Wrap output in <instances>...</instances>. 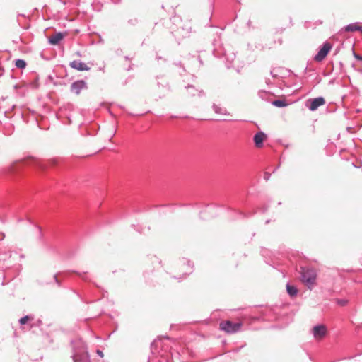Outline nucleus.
Instances as JSON below:
<instances>
[{
    "label": "nucleus",
    "instance_id": "20",
    "mask_svg": "<svg viewBox=\"0 0 362 362\" xmlns=\"http://www.w3.org/2000/svg\"><path fill=\"white\" fill-rule=\"evenodd\" d=\"M347 301L346 300H338L337 303L341 305H345Z\"/></svg>",
    "mask_w": 362,
    "mask_h": 362
},
{
    "label": "nucleus",
    "instance_id": "5",
    "mask_svg": "<svg viewBox=\"0 0 362 362\" xmlns=\"http://www.w3.org/2000/svg\"><path fill=\"white\" fill-rule=\"evenodd\" d=\"M325 103V100L322 97H318L313 99H309L306 102V106L311 111L316 110L319 107L323 105Z\"/></svg>",
    "mask_w": 362,
    "mask_h": 362
},
{
    "label": "nucleus",
    "instance_id": "23",
    "mask_svg": "<svg viewBox=\"0 0 362 362\" xmlns=\"http://www.w3.org/2000/svg\"><path fill=\"white\" fill-rule=\"evenodd\" d=\"M354 57L355 58H356L357 59L360 60V61H362V56H359L358 54H354Z\"/></svg>",
    "mask_w": 362,
    "mask_h": 362
},
{
    "label": "nucleus",
    "instance_id": "4",
    "mask_svg": "<svg viewBox=\"0 0 362 362\" xmlns=\"http://www.w3.org/2000/svg\"><path fill=\"white\" fill-rule=\"evenodd\" d=\"M332 49V45L329 42H325L322 47L320 49L317 54L314 57V59L317 62H322L328 54Z\"/></svg>",
    "mask_w": 362,
    "mask_h": 362
},
{
    "label": "nucleus",
    "instance_id": "8",
    "mask_svg": "<svg viewBox=\"0 0 362 362\" xmlns=\"http://www.w3.org/2000/svg\"><path fill=\"white\" fill-rule=\"evenodd\" d=\"M69 66L78 71H88L90 67L86 64L80 60H74L70 62Z\"/></svg>",
    "mask_w": 362,
    "mask_h": 362
},
{
    "label": "nucleus",
    "instance_id": "18",
    "mask_svg": "<svg viewBox=\"0 0 362 362\" xmlns=\"http://www.w3.org/2000/svg\"><path fill=\"white\" fill-rule=\"evenodd\" d=\"M258 95H259V96L262 99L267 100V97L268 95V93L267 91H264V90H259V93H258Z\"/></svg>",
    "mask_w": 362,
    "mask_h": 362
},
{
    "label": "nucleus",
    "instance_id": "12",
    "mask_svg": "<svg viewBox=\"0 0 362 362\" xmlns=\"http://www.w3.org/2000/svg\"><path fill=\"white\" fill-rule=\"evenodd\" d=\"M344 30L347 32H353V31H361L362 33V26L358 25L356 23H351L347 25Z\"/></svg>",
    "mask_w": 362,
    "mask_h": 362
},
{
    "label": "nucleus",
    "instance_id": "15",
    "mask_svg": "<svg viewBox=\"0 0 362 362\" xmlns=\"http://www.w3.org/2000/svg\"><path fill=\"white\" fill-rule=\"evenodd\" d=\"M272 104L278 107H283L287 105V103L284 100H276L272 102Z\"/></svg>",
    "mask_w": 362,
    "mask_h": 362
},
{
    "label": "nucleus",
    "instance_id": "21",
    "mask_svg": "<svg viewBox=\"0 0 362 362\" xmlns=\"http://www.w3.org/2000/svg\"><path fill=\"white\" fill-rule=\"evenodd\" d=\"M96 353H97V354H98L100 357H101V358H103V356H104V354H103V351H100V350H99V349H98V350H97Z\"/></svg>",
    "mask_w": 362,
    "mask_h": 362
},
{
    "label": "nucleus",
    "instance_id": "24",
    "mask_svg": "<svg viewBox=\"0 0 362 362\" xmlns=\"http://www.w3.org/2000/svg\"><path fill=\"white\" fill-rule=\"evenodd\" d=\"M78 275L80 277H81V278L84 279V276H85V274H84V273H83V274H82V273H78Z\"/></svg>",
    "mask_w": 362,
    "mask_h": 362
},
{
    "label": "nucleus",
    "instance_id": "10",
    "mask_svg": "<svg viewBox=\"0 0 362 362\" xmlns=\"http://www.w3.org/2000/svg\"><path fill=\"white\" fill-rule=\"evenodd\" d=\"M64 35L60 32L54 33L52 36H51L48 42L49 44L56 45L59 43V42L64 38Z\"/></svg>",
    "mask_w": 362,
    "mask_h": 362
},
{
    "label": "nucleus",
    "instance_id": "3",
    "mask_svg": "<svg viewBox=\"0 0 362 362\" xmlns=\"http://www.w3.org/2000/svg\"><path fill=\"white\" fill-rule=\"evenodd\" d=\"M74 362H88L89 355L86 348L75 349L72 355Z\"/></svg>",
    "mask_w": 362,
    "mask_h": 362
},
{
    "label": "nucleus",
    "instance_id": "9",
    "mask_svg": "<svg viewBox=\"0 0 362 362\" xmlns=\"http://www.w3.org/2000/svg\"><path fill=\"white\" fill-rule=\"evenodd\" d=\"M267 135L262 131L257 132L254 136V142L257 148H261L263 146V141L266 139Z\"/></svg>",
    "mask_w": 362,
    "mask_h": 362
},
{
    "label": "nucleus",
    "instance_id": "17",
    "mask_svg": "<svg viewBox=\"0 0 362 362\" xmlns=\"http://www.w3.org/2000/svg\"><path fill=\"white\" fill-rule=\"evenodd\" d=\"M30 319H33V317L30 316V315H26L23 317H21L20 320H19V323L21 325H25L27 321Z\"/></svg>",
    "mask_w": 362,
    "mask_h": 362
},
{
    "label": "nucleus",
    "instance_id": "13",
    "mask_svg": "<svg viewBox=\"0 0 362 362\" xmlns=\"http://www.w3.org/2000/svg\"><path fill=\"white\" fill-rule=\"evenodd\" d=\"M286 291L288 295L291 297H294L298 294V289L295 286L291 285L290 284H286Z\"/></svg>",
    "mask_w": 362,
    "mask_h": 362
},
{
    "label": "nucleus",
    "instance_id": "2",
    "mask_svg": "<svg viewBox=\"0 0 362 362\" xmlns=\"http://www.w3.org/2000/svg\"><path fill=\"white\" fill-rule=\"evenodd\" d=\"M220 329L228 334H233L240 330L242 322H233L230 320L222 321L220 322Z\"/></svg>",
    "mask_w": 362,
    "mask_h": 362
},
{
    "label": "nucleus",
    "instance_id": "6",
    "mask_svg": "<svg viewBox=\"0 0 362 362\" xmlns=\"http://www.w3.org/2000/svg\"><path fill=\"white\" fill-rule=\"evenodd\" d=\"M88 86L84 80H78L71 83L70 90L71 92L79 95L81 91L84 89H87Z\"/></svg>",
    "mask_w": 362,
    "mask_h": 362
},
{
    "label": "nucleus",
    "instance_id": "11",
    "mask_svg": "<svg viewBox=\"0 0 362 362\" xmlns=\"http://www.w3.org/2000/svg\"><path fill=\"white\" fill-rule=\"evenodd\" d=\"M188 95L191 96H195L197 93H198L199 96L204 95V92L202 90H198L193 86H188L186 87Z\"/></svg>",
    "mask_w": 362,
    "mask_h": 362
},
{
    "label": "nucleus",
    "instance_id": "14",
    "mask_svg": "<svg viewBox=\"0 0 362 362\" xmlns=\"http://www.w3.org/2000/svg\"><path fill=\"white\" fill-rule=\"evenodd\" d=\"M212 107L216 114H220V115H228V113L227 112L226 109L218 107V105H216L215 104L213 105Z\"/></svg>",
    "mask_w": 362,
    "mask_h": 362
},
{
    "label": "nucleus",
    "instance_id": "22",
    "mask_svg": "<svg viewBox=\"0 0 362 362\" xmlns=\"http://www.w3.org/2000/svg\"><path fill=\"white\" fill-rule=\"evenodd\" d=\"M269 177H270V175L269 173H264V178L266 180H268L269 179Z\"/></svg>",
    "mask_w": 362,
    "mask_h": 362
},
{
    "label": "nucleus",
    "instance_id": "16",
    "mask_svg": "<svg viewBox=\"0 0 362 362\" xmlns=\"http://www.w3.org/2000/svg\"><path fill=\"white\" fill-rule=\"evenodd\" d=\"M15 65L18 69H24L26 66V62L23 59H18L15 62Z\"/></svg>",
    "mask_w": 362,
    "mask_h": 362
},
{
    "label": "nucleus",
    "instance_id": "7",
    "mask_svg": "<svg viewBox=\"0 0 362 362\" xmlns=\"http://www.w3.org/2000/svg\"><path fill=\"white\" fill-rule=\"evenodd\" d=\"M327 333L326 327L323 325H318L313 328V334L316 340H321Z\"/></svg>",
    "mask_w": 362,
    "mask_h": 362
},
{
    "label": "nucleus",
    "instance_id": "1",
    "mask_svg": "<svg viewBox=\"0 0 362 362\" xmlns=\"http://www.w3.org/2000/svg\"><path fill=\"white\" fill-rule=\"evenodd\" d=\"M300 274L301 281L306 284L308 288L311 289L316 279L315 270L309 268H302Z\"/></svg>",
    "mask_w": 362,
    "mask_h": 362
},
{
    "label": "nucleus",
    "instance_id": "19",
    "mask_svg": "<svg viewBox=\"0 0 362 362\" xmlns=\"http://www.w3.org/2000/svg\"><path fill=\"white\" fill-rule=\"evenodd\" d=\"M8 173H13L16 171V163L11 164L8 168Z\"/></svg>",
    "mask_w": 362,
    "mask_h": 362
},
{
    "label": "nucleus",
    "instance_id": "25",
    "mask_svg": "<svg viewBox=\"0 0 362 362\" xmlns=\"http://www.w3.org/2000/svg\"><path fill=\"white\" fill-rule=\"evenodd\" d=\"M54 281H55L57 283H58V280H57V279L56 276H54Z\"/></svg>",
    "mask_w": 362,
    "mask_h": 362
}]
</instances>
